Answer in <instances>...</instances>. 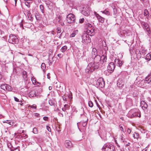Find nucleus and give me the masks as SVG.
I'll use <instances>...</instances> for the list:
<instances>
[{
	"label": "nucleus",
	"mask_w": 151,
	"mask_h": 151,
	"mask_svg": "<svg viewBox=\"0 0 151 151\" xmlns=\"http://www.w3.org/2000/svg\"><path fill=\"white\" fill-rule=\"evenodd\" d=\"M99 67V64H96L93 62H91L88 65L85 70L87 73H90L96 70Z\"/></svg>",
	"instance_id": "nucleus-1"
},
{
	"label": "nucleus",
	"mask_w": 151,
	"mask_h": 151,
	"mask_svg": "<svg viewBox=\"0 0 151 151\" xmlns=\"http://www.w3.org/2000/svg\"><path fill=\"white\" fill-rule=\"evenodd\" d=\"M129 113L131 114V117H141V113L139 109L136 108L131 109L129 111Z\"/></svg>",
	"instance_id": "nucleus-2"
},
{
	"label": "nucleus",
	"mask_w": 151,
	"mask_h": 151,
	"mask_svg": "<svg viewBox=\"0 0 151 151\" xmlns=\"http://www.w3.org/2000/svg\"><path fill=\"white\" fill-rule=\"evenodd\" d=\"M139 22L141 24V26L147 32L148 35L150 36L151 34V30L149 24L144 22L142 21L141 20H139Z\"/></svg>",
	"instance_id": "nucleus-3"
},
{
	"label": "nucleus",
	"mask_w": 151,
	"mask_h": 151,
	"mask_svg": "<svg viewBox=\"0 0 151 151\" xmlns=\"http://www.w3.org/2000/svg\"><path fill=\"white\" fill-rule=\"evenodd\" d=\"M114 147L112 144L106 143L103 146L102 151H114Z\"/></svg>",
	"instance_id": "nucleus-4"
},
{
	"label": "nucleus",
	"mask_w": 151,
	"mask_h": 151,
	"mask_svg": "<svg viewBox=\"0 0 151 151\" xmlns=\"http://www.w3.org/2000/svg\"><path fill=\"white\" fill-rule=\"evenodd\" d=\"M8 41L9 43L12 44L17 43L18 39L17 37L14 35H11L9 36Z\"/></svg>",
	"instance_id": "nucleus-5"
},
{
	"label": "nucleus",
	"mask_w": 151,
	"mask_h": 151,
	"mask_svg": "<svg viewBox=\"0 0 151 151\" xmlns=\"http://www.w3.org/2000/svg\"><path fill=\"white\" fill-rule=\"evenodd\" d=\"M91 9L88 5L84 6L83 8L81 11L82 13L86 16H88L90 14Z\"/></svg>",
	"instance_id": "nucleus-6"
},
{
	"label": "nucleus",
	"mask_w": 151,
	"mask_h": 151,
	"mask_svg": "<svg viewBox=\"0 0 151 151\" xmlns=\"http://www.w3.org/2000/svg\"><path fill=\"white\" fill-rule=\"evenodd\" d=\"M96 85L97 88H102L104 86L105 82L102 78H100L97 80Z\"/></svg>",
	"instance_id": "nucleus-7"
},
{
	"label": "nucleus",
	"mask_w": 151,
	"mask_h": 151,
	"mask_svg": "<svg viewBox=\"0 0 151 151\" xmlns=\"http://www.w3.org/2000/svg\"><path fill=\"white\" fill-rule=\"evenodd\" d=\"M82 38L83 43L85 42L86 44H87L91 42V39L89 35L87 34H83L82 35Z\"/></svg>",
	"instance_id": "nucleus-8"
},
{
	"label": "nucleus",
	"mask_w": 151,
	"mask_h": 151,
	"mask_svg": "<svg viewBox=\"0 0 151 151\" xmlns=\"http://www.w3.org/2000/svg\"><path fill=\"white\" fill-rule=\"evenodd\" d=\"M115 65L113 62L110 63L107 67V70L111 73L113 72L115 68Z\"/></svg>",
	"instance_id": "nucleus-9"
},
{
	"label": "nucleus",
	"mask_w": 151,
	"mask_h": 151,
	"mask_svg": "<svg viewBox=\"0 0 151 151\" xmlns=\"http://www.w3.org/2000/svg\"><path fill=\"white\" fill-rule=\"evenodd\" d=\"M130 33V30L126 28H124V29H122L120 31V35L122 36H124L126 34H127Z\"/></svg>",
	"instance_id": "nucleus-10"
},
{
	"label": "nucleus",
	"mask_w": 151,
	"mask_h": 151,
	"mask_svg": "<svg viewBox=\"0 0 151 151\" xmlns=\"http://www.w3.org/2000/svg\"><path fill=\"white\" fill-rule=\"evenodd\" d=\"M92 58L93 59L94 63L96 64H98L101 61V57L99 55L95 56Z\"/></svg>",
	"instance_id": "nucleus-11"
},
{
	"label": "nucleus",
	"mask_w": 151,
	"mask_h": 151,
	"mask_svg": "<svg viewBox=\"0 0 151 151\" xmlns=\"http://www.w3.org/2000/svg\"><path fill=\"white\" fill-rule=\"evenodd\" d=\"M114 62L116 65L119 67L122 66L124 63L123 61H121L119 59H115L114 60Z\"/></svg>",
	"instance_id": "nucleus-12"
},
{
	"label": "nucleus",
	"mask_w": 151,
	"mask_h": 151,
	"mask_svg": "<svg viewBox=\"0 0 151 151\" xmlns=\"http://www.w3.org/2000/svg\"><path fill=\"white\" fill-rule=\"evenodd\" d=\"M65 145L66 148H69L73 147V145L71 142L68 140H66L65 141Z\"/></svg>",
	"instance_id": "nucleus-13"
},
{
	"label": "nucleus",
	"mask_w": 151,
	"mask_h": 151,
	"mask_svg": "<svg viewBox=\"0 0 151 151\" xmlns=\"http://www.w3.org/2000/svg\"><path fill=\"white\" fill-rule=\"evenodd\" d=\"M140 106L143 110L147 109L148 107V105L146 103L143 101H142L140 102Z\"/></svg>",
	"instance_id": "nucleus-14"
},
{
	"label": "nucleus",
	"mask_w": 151,
	"mask_h": 151,
	"mask_svg": "<svg viewBox=\"0 0 151 151\" xmlns=\"http://www.w3.org/2000/svg\"><path fill=\"white\" fill-rule=\"evenodd\" d=\"M92 58H94V57L98 55L97 52L96 48H93L92 49Z\"/></svg>",
	"instance_id": "nucleus-15"
},
{
	"label": "nucleus",
	"mask_w": 151,
	"mask_h": 151,
	"mask_svg": "<svg viewBox=\"0 0 151 151\" xmlns=\"http://www.w3.org/2000/svg\"><path fill=\"white\" fill-rule=\"evenodd\" d=\"M135 52L137 55V58H140L142 56L141 52L140 50L138 49H137L136 50Z\"/></svg>",
	"instance_id": "nucleus-16"
},
{
	"label": "nucleus",
	"mask_w": 151,
	"mask_h": 151,
	"mask_svg": "<svg viewBox=\"0 0 151 151\" xmlns=\"http://www.w3.org/2000/svg\"><path fill=\"white\" fill-rule=\"evenodd\" d=\"M106 133L105 132H103V133L101 135H100V137L101 139L104 141H105L107 140Z\"/></svg>",
	"instance_id": "nucleus-17"
},
{
	"label": "nucleus",
	"mask_w": 151,
	"mask_h": 151,
	"mask_svg": "<svg viewBox=\"0 0 151 151\" xmlns=\"http://www.w3.org/2000/svg\"><path fill=\"white\" fill-rule=\"evenodd\" d=\"M151 82V79L150 77L147 76L146 77L145 80H144V85H146V83H149Z\"/></svg>",
	"instance_id": "nucleus-18"
},
{
	"label": "nucleus",
	"mask_w": 151,
	"mask_h": 151,
	"mask_svg": "<svg viewBox=\"0 0 151 151\" xmlns=\"http://www.w3.org/2000/svg\"><path fill=\"white\" fill-rule=\"evenodd\" d=\"M94 29H92L90 31L88 30L86 31L87 33L89 35H90L91 36H93L95 34V32L94 31Z\"/></svg>",
	"instance_id": "nucleus-19"
},
{
	"label": "nucleus",
	"mask_w": 151,
	"mask_h": 151,
	"mask_svg": "<svg viewBox=\"0 0 151 151\" xmlns=\"http://www.w3.org/2000/svg\"><path fill=\"white\" fill-rule=\"evenodd\" d=\"M101 63L102 62V63L103 64V63H104L106 61L107 59L106 56V55H102L101 57Z\"/></svg>",
	"instance_id": "nucleus-20"
},
{
	"label": "nucleus",
	"mask_w": 151,
	"mask_h": 151,
	"mask_svg": "<svg viewBox=\"0 0 151 151\" xmlns=\"http://www.w3.org/2000/svg\"><path fill=\"white\" fill-rule=\"evenodd\" d=\"M22 76L23 78L25 81H26L27 80V72L25 71H23L22 72Z\"/></svg>",
	"instance_id": "nucleus-21"
},
{
	"label": "nucleus",
	"mask_w": 151,
	"mask_h": 151,
	"mask_svg": "<svg viewBox=\"0 0 151 151\" xmlns=\"http://www.w3.org/2000/svg\"><path fill=\"white\" fill-rule=\"evenodd\" d=\"M145 59L148 61L151 60V54L150 53H148L145 56Z\"/></svg>",
	"instance_id": "nucleus-22"
},
{
	"label": "nucleus",
	"mask_w": 151,
	"mask_h": 151,
	"mask_svg": "<svg viewBox=\"0 0 151 151\" xmlns=\"http://www.w3.org/2000/svg\"><path fill=\"white\" fill-rule=\"evenodd\" d=\"M75 19H66L64 21L65 23L66 24H70L74 22Z\"/></svg>",
	"instance_id": "nucleus-23"
},
{
	"label": "nucleus",
	"mask_w": 151,
	"mask_h": 151,
	"mask_svg": "<svg viewBox=\"0 0 151 151\" xmlns=\"http://www.w3.org/2000/svg\"><path fill=\"white\" fill-rule=\"evenodd\" d=\"M74 17L75 16L73 14H70L67 16V18L68 19H73Z\"/></svg>",
	"instance_id": "nucleus-24"
},
{
	"label": "nucleus",
	"mask_w": 151,
	"mask_h": 151,
	"mask_svg": "<svg viewBox=\"0 0 151 151\" xmlns=\"http://www.w3.org/2000/svg\"><path fill=\"white\" fill-rule=\"evenodd\" d=\"M6 89L5 91H11L12 90V88L10 86L6 84Z\"/></svg>",
	"instance_id": "nucleus-25"
},
{
	"label": "nucleus",
	"mask_w": 151,
	"mask_h": 151,
	"mask_svg": "<svg viewBox=\"0 0 151 151\" xmlns=\"http://www.w3.org/2000/svg\"><path fill=\"white\" fill-rule=\"evenodd\" d=\"M78 32V30H76L74 31L73 33L70 35V37H73L75 36V35L77 34Z\"/></svg>",
	"instance_id": "nucleus-26"
},
{
	"label": "nucleus",
	"mask_w": 151,
	"mask_h": 151,
	"mask_svg": "<svg viewBox=\"0 0 151 151\" xmlns=\"http://www.w3.org/2000/svg\"><path fill=\"white\" fill-rule=\"evenodd\" d=\"M67 47L66 46H64L61 48L60 50L62 52H64L67 50Z\"/></svg>",
	"instance_id": "nucleus-27"
},
{
	"label": "nucleus",
	"mask_w": 151,
	"mask_h": 151,
	"mask_svg": "<svg viewBox=\"0 0 151 151\" xmlns=\"http://www.w3.org/2000/svg\"><path fill=\"white\" fill-rule=\"evenodd\" d=\"M94 14H95L96 17L97 18V19H104L102 17L99 15V14L97 13L96 12H94Z\"/></svg>",
	"instance_id": "nucleus-28"
},
{
	"label": "nucleus",
	"mask_w": 151,
	"mask_h": 151,
	"mask_svg": "<svg viewBox=\"0 0 151 151\" xmlns=\"http://www.w3.org/2000/svg\"><path fill=\"white\" fill-rule=\"evenodd\" d=\"M41 68L43 70V71L45 72V69L46 68V66L45 63H43L42 64Z\"/></svg>",
	"instance_id": "nucleus-29"
},
{
	"label": "nucleus",
	"mask_w": 151,
	"mask_h": 151,
	"mask_svg": "<svg viewBox=\"0 0 151 151\" xmlns=\"http://www.w3.org/2000/svg\"><path fill=\"white\" fill-rule=\"evenodd\" d=\"M124 86V84L122 82H118L117 83V86L120 88H122Z\"/></svg>",
	"instance_id": "nucleus-30"
},
{
	"label": "nucleus",
	"mask_w": 151,
	"mask_h": 151,
	"mask_svg": "<svg viewBox=\"0 0 151 151\" xmlns=\"http://www.w3.org/2000/svg\"><path fill=\"white\" fill-rule=\"evenodd\" d=\"M132 136L134 138L137 139L139 137V134L138 133L136 132H135L133 134Z\"/></svg>",
	"instance_id": "nucleus-31"
},
{
	"label": "nucleus",
	"mask_w": 151,
	"mask_h": 151,
	"mask_svg": "<svg viewBox=\"0 0 151 151\" xmlns=\"http://www.w3.org/2000/svg\"><path fill=\"white\" fill-rule=\"evenodd\" d=\"M103 13L106 14L107 15H110V12L107 10L106 9L104 11H101Z\"/></svg>",
	"instance_id": "nucleus-32"
},
{
	"label": "nucleus",
	"mask_w": 151,
	"mask_h": 151,
	"mask_svg": "<svg viewBox=\"0 0 151 151\" xmlns=\"http://www.w3.org/2000/svg\"><path fill=\"white\" fill-rule=\"evenodd\" d=\"M49 103L50 106H55V104L54 102L52 100L50 99L49 100Z\"/></svg>",
	"instance_id": "nucleus-33"
},
{
	"label": "nucleus",
	"mask_w": 151,
	"mask_h": 151,
	"mask_svg": "<svg viewBox=\"0 0 151 151\" xmlns=\"http://www.w3.org/2000/svg\"><path fill=\"white\" fill-rule=\"evenodd\" d=\"M25 23H30V22L29 21H28V22H24V21H23V19L22 20L21 22L20 23V24H19V25L20 26V27H23V24H24Z\"/></svg>",
	"instance_id": "nucleus-34"
},
{
	"label": "nucleus",
	"mask_w": 151,
	"mask_h": 151,
	"mask_svg": "<svg viewBox=\"0 0 151 151\" xmlns=\"http://www.w3.org/2000/svg\"><path fill=\"white\" fill-rule=\"evenodd\" d=\"M92 26V25L91 24H90L89 23H86V24L85 27H86V29H87L88 28L91 27Z\"/></svg>",
	"instance_id": "nucleus-35"
},
{
	"label": "nucleus",
	"mask_w": 151,
	"mask_h": 151,
	"mask_svg": "<svg viewBox=\"0 0 151 151\" xmlns=\"http://www.w3.org/2000/svg\"><path fill=\"white\" fill-rule=\"evenodd\" d=\"M6 84H3L1 86V88L5 91L6 89Z\"/></svg>",
	"instance_id": "nucleus-36"
},
{
	"label": "nucleus",
	"mask_w": 151,
	"mask_h": 151,
	"mask_svg": "<svg viewBox=\"0 0 151 151\" xmlns=\"http://www.w3.org/2000/svg\"><path fill=\"white\" fill-rule=\"evenodd\" d=\"M111 7L113 9L114 13L115 14L117 12L116 9V8L115 6L114 5H113L111 6Z\"/></svg>",
	"instance_id": "nucleus-37"
},
{
	"label": "nucleus",
	"mask_w": 151,
	"mask_h": 151,
	"mask_svg": "<svg viewBox=\"0 0 151 151\" xmlns=\"http://www.w3.org/2000/svg\"><path fill=\"white\" fill-rule=\"evenodd\" d=\"M35 91H32L30 93V94H29V96L30 97H33L34 96H36V95L35 94Z\"/></svg>",
	"instance_id": "nucleus-38"
},
{
	"label": "nucleus",
	"mask_w": 151,
	"mask_h": 151,
	"mask_svg": "<svg viewBox=\"0 0 151 151\" xmlns=\"http://www.w3.org/2000/svg\"><path fill=\"white\" fill-rule=\"evenodd\" d=\"M24 4L25 5L27 6L29 8L30 7V2L27 1H25Z\"/></svg>",
	"instance_id": "nucleus-39"
},
{
	"label": "nucleus",
	"mask_w": 151,
	"mask_h": 151,
	"mask_svg": "<svg viewBox=\"0 0 151 151\" xmlns=\"http://www.w3.org/2000/svg\"><path fill=\"white\" fill-rule=\"evenodd\" d=\"M140 51L142 53V55L143 56L146 53V52L147 51L146 50L143 49H142Z\"/></svg>",
	"instance_id": "nucleus-40"
},
{
	"label": "nucleus",
	"mask_w": 151,
	"mask_h": 151,
	"mask_svg": "<svg viewBox=\"0 0 151 151\" xmlns=\"http://www.w3.org/2000/svg\"><path fill=\"white\" fill-rule=\"evenodd\" d=\"M119 127L120 128V130L122 132H123L124 133L125 131L124 130V129L123 126V125L120 124L119 125Z\"/></svg>",
	"instance_id": "nucleus-41"
},
{
	"label": "nucleus",
	"mask_w": 151,
	"mask_h": 151,
	"mask_svg": "<svg viewBox=\"0 0 151 151\" xmlns=\"http://www.w3.org/2000/svg\"><path fill=\"white\" fill-rule=\"evenodd\" d=\"M148 14L149 12L148 10L147 9L145 10L144 12V15L145 16H149Z\"/></svg>",
	"instance_id": "nucleus-42"
},
{
	"label": "nucleus",
	"mask_w": 151,
	"mask_h": 151,
	"mask_svg": "<svg viewBox=\"0 0 151 151\" xmlns=\"http://www.w3.org/2000/svg\"><path fill=\"white\" fill-rule=\"evenodd\" d=\"M88 104L89 106L91 107H92L93 106V103L91 101L88 102Z\"/></svg>",
	"instance_id": "nucleus-43"
},
{
	"label": "nucleus",
	"mask_w": 151,
	"mask_h": 151,
	"mask_svg": "<svg viewBox=\"0 0 151 151\" xmlns=\"http://www.w3.org/2000/svg\"><path fill=\"white\" fill-rule=\"evenodd\" d=\"M32 132L34 134H37L38 133V131L36 128H34L33 129Z\"/></svg>",
	"instance_id": "nucleus-44"
},
{
	"label": "nucleus",
	"mask_w": 151,
	"mask_h": 151,
	"mask_svg": "<svg viewBox=\"0 0 151 151\" xmlns=\"http://www.w3.org/2000/svg\"><path fill=\"white\" fill-rule=\"evenodd\" d=\"M40 9L41 12L42 13H44L43 12V6L41 4L40 6Z\"/></svg>",
	"instance_id": "nucleus-45"
},
{
	"label": "nucleus",
	"mask_w": 151,
	"mask_h": 151,
	"mask_svg": "<svg viewBox=\"0 0 151 151\" xmlns=\"http://www.w3.org/2000/svg\"><path fill=\"white\" fill-rule=\"evenodd\" d=\"M58 22L60 23L62 26H64V23L61 21V19H59Z\"/></svg>",
	"instance_id": "nucleus-46"
},
{
	"label": "nucleus",
	"mask_w": 151,
	"mask_h": 151,
	"mask_svg": "<svg viewBox=\"0 0 151 151\" xmlns=\"http://www.w3.org/2000/svg\"><path fill=\"white\" fill-rule=\"evenodd\" d=\"M64 107H65L66 110H69L70 108V106L68 104H65L64 105Z\"/></svg>",
	"instance_id": "nucleus-47"
},
{
	"label": "nucleus",
	"mask_w": 151,
	"mask_h": 151,
	"mask_svg": "<svg viewBox=\"0 0 151 151\" xmlns=\"http://www.w3.org/2000/svg\"><path fill=\"white\" fill-rule=\"evenodd\" d=\"M42 89L41 87H38L37 90V92L40 93L42 92Z\"/></svg>",
	"instance_id": "nucleus-48"
},
{
	"label": "nucleus",
	"mask_w": 151,
	"mask_h": 151,
	"mask_svg": "<svg viewBox=\"0 0 151 151\" xmlns=\"http://www.w3.org/2000/svg\"><path fill=\"white\" fill-rule=\"evenodd\" d=\"M57 33H60L61 32V30L60 27H58L57 28Z\"/></svg>",
	"instance_id": "nucleus-49"
},
{
	"label": "nucleus",
	"mask_w": 151,
	"mask_h": 151,
	"mask_svg": "<svg viewBox=\"0 0 151 151\" xmlns=\"http://www.w3.org/2000/svg\"><path fill=\"white\" fill-rule=\"evenodd\" d=\"M88 119H87V120L85 122H83V124H82V126L83 127H85L86 126V124H87V123H86V121H88Z\"/></svg>",
	"instance_id": "nucleus-50"
},
{
	"label": "nucleus",
	"mask_w": 151,
	"mask_h": 151,
	"mask_svg": "<svg viewBox=\"0 0 151 151\" xmlns=\"http://www.w3.org/2000/svg\"><path fill=\"white\" fill-rule=\"evenodd\" d=\"M14 100L17 102H20V101H19V99L16 97H14Z\"/></svg>",
	"instance_id": "nucleus-51"
},
{
	"label": "nucleus",
	"mask_w": 151,
	"mask_h": 151,
	"mask_svg": "<svg viewBox=\"0 0 151 151\" xmlns=\"http://www.w3.org/2000/svg\"><path fill=\"white\" fill-rule=\"evenodd\" d=\"M92 29H94L93 28V26H91V27L88 28L86 31H90Z\"/></svg>",
	"instance_id": "nucleus-52"
},
{
	"label": "nucleus",
	"mask_w": 151,
	"mask_h": 151,
	"mask_svg": "<svg viewBox=\"0 0 151 151\" xmlns=\"http://www.w3.org/2000/svg\"><path fill=\"white\" fill-rule=\"evenodd\" d=\"M32 81L33 83L35 85V84H36V79L35 78H33L32 80Z\"/></svg>",
	"instance_id": "nucleus-53"
},
{
	"label": "nucleus",
	"mask_w": 151,
	"mask_h": 151,
	"mask_svg": "<svg viewBox=\"0 0 151 151\" xmlns=\"http://www.w3.org/2000/svg\"><path fill=\"white\" fill-rule=\"evenodd\" d=\"M63 54L61 53H60L58 55V56L60 58H62L63 57Z\"/></svg>",
	"instance_id": "nucleus-54"
},
{
	"label": "nucleus",
	"mask_w": 151,
	"mask_h": 151,
	"mask_svg": "<svg viewBox=\"0 0 151 151\" xmlns=\"http://www.w3.org/2000/svg\"><path fill=\"white\" fill-rule=\"evenodd\" d=\"M51 2L50 1H46V4L48 6H49V5H50Z\"/></svg>",
	"instance_id": "nucleus-55"
},
{
	"label": "nucleus",
	"mask_w": 151,
	"mask_h": 151,
	"mask_svg": "<svg viewBox=\"0 0 151 151\" xmlns=\"http://www.w3.org/2000/svg\"><path fill=\"white\" fill-rule=\"evenodd\" d=\"M46 128L48 131L50 132L51 131V129L49 126H47L46 127Z\"/></svg>",
	"instance_id": "nucleus-56"
},
{
	"label": "nucleus",
	"mask_w": 151,
	"mask_h": 151,
	"mask_svg": "<svg viewBox=\"0 0 151 151\" xmlns=\"http://www.w3.org/2000/svg\"><path fill=\"white\" fill-rule=\"evenodd\" d=\"M43 119L45 121H47L48 120V118L47 116H45L43 117Z\"/></svg>",
	"instance_id": "nucleus-57"
},
{
	"label": "nucleus",
	"mask_w": 151,
	"mask_h": 151,
	"mask_svg": "<svg viewBox=\"0 0 151 151\" xmlns=\"http://www.w3.org/2000/svg\"><path fill=\"white\" fill-rule=\"evenodd\" d=\"M30 11L28 12V15H27L28 17V18H29L30 17L31 18L32 17L31 16H30Z\"/></svg>",
	"instance_id": "nucleus-58"
},
{
	"label": "nucleus",
	"mask_w": 151,
	"mask_h": 151,
	"mask_svg": "<svg viewBox=\"0 0 151 151\" xmlns=\"http://www.w3.org/2000/svg\"><path fill=\"white\" fill-rule=\"evenodd\" d=\"M127 132L128 134H129L131 133V130L130 129L128 128L127 129Z\"/></svg>",
	"instance_id": "nucleus-59"
},
{
	"label": "nucleus",
	"mask_w": 151,
	"mask_h": 151,
	"mask_svg": "<svg viewBox=\"0 0 151 151\" xmlns=\"http://www.w3.org/2000/svg\"><path fill=\"white\" fill-rule=\"evenodd\" d=\"M121 140L123 142H124L125 139L122 136V137L121 138Z\"/></svg>",
	"instance_id": "nucleus-60"
},
{
	"label": "nucleus",
	"mask_w": 151,
	"mask_h": 151,
	"mask_svg": "<svg viewBox=\"0 0 151 151\" xmlns=\"http://www.w3.org/2000/svg\"><path fill=\"white\" fill-rule=\"evenodd\" d=\"M84 19H79V22L80 23H82L84 22Z\"/></svg>",
	"instance_id": "nucleus-61"
},
{
	"label": "nucleus",
	"mask_w": 151,
	"mask_h": 151,
	"mask_svg": "<svg viewBox=\"0 0 151 151\" xmlns=\"http://www.w3.org/2000/svg\"><path fill=\"white\" fill-rule=\"evenodd\" d=\"M62 98L63 100L64 101H66L67 100H66V98L65 97V96H62Z\"/></svg>",
	"instance_id": "nucleus-62"
},
{
	"label": "nucleus",
	"mask_w": 151,
	"mask_h": 151,
	"mask_svg": "<svg viewBox=\"0 0 151 151\" xmlns=\"http://www.w3.org/2000/svg\"><path fill=\"white\" fill-rule=\"evenodd\" d=\"M62 110L63 111H66L67 110L65 108V107L64 106V107H63L62 108Z\"/></svg>",
	"instance_id": "nucleus-63"
},
{
	"label": "nucleus",
	"mask_w": 151,
	"mask_h": 151,
	"mask_svg": "<svg viewBox=\"0 0 151 151\" xmlns=\"http://www.w3.org/2000/svg\"><path fill=\"white\" fill-rule=\"evenodd\" d=\"M0 32L1 33V34L2 35H3V34H4V32L1 30H0Z\"/></svg>",
	"instance_id": "nucleus-64"
}]
</instances>
